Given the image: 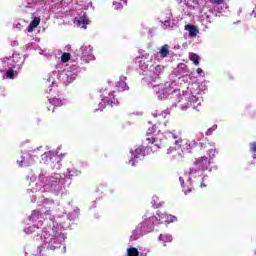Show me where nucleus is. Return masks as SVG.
Masks as SVG:
<instances>
[{
    "label": "nucleus",
    "instance_id": "nucleus-1",
    "mask_svg": "<svg viewBox=\"0 0 256 256\" xmlns=\"http://www.w3.org/2000/svg\"><path fill=\"white\" fill-rule=\"evenodd\" d=\"M211 166V158L209 157H201L196 159L193 163L192 167L189 169V175H195L197 171H207Z\"/></svg>",
    "mask_w": 256,
    "mask_h": 256
},
{
    "label": "nucleus",
    "instance_id": "nucleus-2",
    "mask_svg": "<svg viewBox=\"0 0 256 256\" xmlns=\"http://www.w3.org/2000/svg\"><path fill=\"white\" fill-rule=\"evenodd\" d=\"M133 157L129 160V165L135 167L139 161H143L145 159V150L141 148H136L133 152Z\"/></svg>",
    "mask_w": 256,
    "mask_h": 256
},
{
    "label": "nucleus",
    "instance_id": "nucleus-3",
    "mask_svg": "<svg viewBox=\"0 0 256 256\" xmlns=\"http://www.w3.org/2000/svg\"><path fill=\"white\" fill-rule=\"evenodd\" d=\"M46 105L48 111H52V113H55V107H63V100L58 97H53L48 99Z\"/></svg>",
    "mask_w": 256,
    "mask_h": 256
},
{
    "label": "nucleus",
    "instance_id": "nucleus-4",
    "mask_svg": "<svg viewBox=\"0 0 256 256\" xmlns=\"http://www.w3.org/2000/svg\"><path fill=\"white\" fill-rule=\"evenodd\" d=\"M75 21L77 25L82 27V29H87V25H89V17H87L86 14H83L82 16L75 18Z\"/></svg>",
    "mask_w": 256,
    "mask_h": 256
},
{
    "label": "nucleus",
    "instance_id": "nucleus-5",
    "mask_svg": "<svg viewBox=\"0 0 256 256\" xmlns=\"http://www.w3.org/2000/svg\"><path fill=\"white\" fill-rule=\"evenodd\" d=\"M125 79H127V77H122L116 84L117 91L120 93L123 91H129V86L127 85V82H125Z\"/></svg>",
    "mask_w": 256,
    "mask_h": 256
},
{
    "label": "nucleus",
    "instance_id": "nucleus-6",
    "mask_svg": "<svg viewBox=\"0 0 256 256\" xmlns=\"http://www.w3.org/2000/svg\"><path fill=\"white\" fill-rule=\"evenodd\" d=\"M182 191L185 195L191 193L193 189V184L191 183V178H188L186 182L181 183Z\"/></svg>",
    "mask_w": 256,
    "mask_h": 256
},
{
    "label": "nucleus",
    "instance_id": "nucleus-7",
    "mask_svg": "<svg viewBox=\"0 0 256 256\" xmlns=\"http://www.w3.org/2000/svg\"><path fill=\"white\" fill-rule=\"evenodd\" d=\"M39 23H41V18L35 17L27 27L28 33H31L35 28L39 27Z\"/></svg>",
    "mask_w": 256,
    "mask_h": 256
},
{
    "label": "nucleus",
    "instance_id": "nucleus-8",
    "mask_svg": "<svg viewBox=\"0 0 256 256\" xmlns=\"http://www.w3.org/2000/svg\"><path fill=\"white\" fill-rule=\"evenodd\" d=\"M185 30L189 32L190 37H197V33H199L197 26L194 25H185Z\"/></svg>",
    "mask_w": 256,
    "mask_h": 256
},
{
    "label": "nucleus",
    "instance_id": "nucleus-9",
    "mask_svg": "<svg viewBox=\"0 0 256 256\" xmlns=\"http://www.w3.org/2000/svg\"><path fill=\"white\" fill-rule=\"evenodd\" d=\"M116 103L113 100H105L102 99L101 102L99 103V107L101 109V111H103V109L105 107H115Z\"/></svg>",
    "mask_w": 256,
    "mask_h": 256
},
{
    "label": "nucleus",
    "instance_id": "nucleus-10",
    "mask_svg": "<svg viewBox=\"0 0 256 256\" xmlns=\"http://www.w3.org/2000/svg\"><path fill=\"white\" fill-rule=\"evenodd\" d=\"M113 7L116 10H121L127 7V0H113Z\"/></svg>",
    "mask_w": 256,
    "mask_h": 256
},
{
    "label": "nucleus",
    "instance_id": "nucleus-11",
    "mask_svg": "<svg viewBox=\"0 0 256 256\" xmlns=\"http://www.w3.org/2000/svg\"><path fill=\"white\" fill-rule=\"evenodd\" d=\"M183 145V139L182 138H176L175 140V146L176 147H170L168 149V153H173V151H177V149H181V146Z\"/></svg>",
    "mask_w": 256,
    "mask_h": 256
},
{
    "label": "nucleus",
    "instance_id": "nucleus-12",
    "mask_svg": "<svg viewBox=\"0 0 256 256\" xmlns=\"http://www.w3.org/2000/svg\"><path fill=\"white\" fill-rule=\"evenodd\" d=\"M17 75H19V73L17 70H13V68H9L5 73V77H7V79H15Z\"/></svg>",
    "mask_w": 256,
    "mask_h": 256
},
{
    "label": "nucleus",
    "instance_id": "nucleus-13",
    "mask_svg": "<svg viewBox=\"0 0 256 256\" xmlns=\"http://www.w3.org/2000/svg\"><path fill=\"white\" fill-rule=\"evenodd\" d=\"M167 55H169V45L165 44L161 47L160 56L167 57Z\"/></svg>",
    "mask_w": 256,
    "mask_h": 256
},
{
    "label": "nucleus",
    "instance_id": "nucleus-14",
    "mask_svg": "<svg viewBox=\"0 0 256 256\" xmlns=\"http://www.w3.org/2000/svg\"><path fill=\"white\" fill-rule=\"evenodd\" d=\"M127 256H139V250L135 247H130L127 249Z\"/></svg>",
    "mask_w": 256,
    "mask_h": 256
},
{
    "label": "nucleus",
    "instance_id": "nucleus-15",
    "mask_svg": "<svg viewBox=\"0 0 256 256\" xmlns=\"http://www.w3.org/2000/svg\"><path fill=\"white\" fill-rule=\"evenodd\" d=\"M189 59L194 63V65H199V55H197L196 53L190 54Z\"/></svg>",
    "mask_w": 256,
    "mask_h": 256
},
{
    "label": "nucleus",
    "instance_id": "nucleus-16",
    "mask_svg": "<svg viewBox=\"0 0 256 256\" xmlns=\"http://www.w3.org/2000/svg\"><path fill=\"white\" fill-rule=\"evenodd\" d=\"M71 59V54L64 52L61 56L62 63H68V61Z\"/></svg>",
    "mask_w": 256,
    "mask_h": 256
},
{
    "label": "nucleus",
    "instance_id": "nucleus-17",
    "mask_svg": "<svg viewBox=\"0 0 256 256\" xmlns=\"http://www.w3.org/2000/svg\"><path fill=\"white\" fill-rule=\"evenodd\" d=\"M162 241H164V243H171V241H173V236L166 234V235H161L160 236Z\"/></svg>",
    "mask_w": 256,
    "mask_h": 256
},
{
    "label": "nucleus",
    "instance_id": "nucleus-18",
    "mask_svg": "<svg viewBox=\"0 0 256 256\" xmlns=\"http://www.w3.org/2000/svg\"><path fill=\"white\" fill-rule=\"evenodd\" d=\"M146 141L148 142L149 145H153V144H155V137L150 135V136L146 137Z\"/></svg>",
    "mask_w": 256,
    "mask_h": 256
},
{
    "label": "nucleus",
    "instance_id": "nucleus-19",
    "mask_svg": "<svg viewBox=\"0 0 256 256\" xmlns=\"http://www.w3.org/2000/svg\"><path fill=\"white\" fill-rule=\"evenodd\" d=\"M233 79H235L234 77H233V74H231V73H227L226 74V81H233Z\"/></svg>",
    "mask_w": 256,
    "mask_h": 256
},
{
    "label": "nucleus",
    "instance_id": "nucleus-20",
    "mask_svg": "<svg viewBox=\"0 0 256 256\" xmlns=\"http://www.w3.org/2000/svg\"><path fill=\"white\" fill-rule=\"evenodd\" d=\"M213 131H215V127L208 128L207 131H206V135H207V136L213 135Z\"/></svg>",
    "mask_w": 256,
    "mask_h": 256
},
{
    "label": "nucleus",
    "instance_id": "nucleus-21",
    "mask_svg": "<svg viewBox=\"0 0 256 256\" xmlns=\"http://www.w3.org/2000/svg\"><path fill=\"white\" fill-rule=\"evenodd\" d=\"M153 133H155V127L152 126L151 128L148 129L147 135H153Z\"/></svg>",
    "mask_w": 256,
    "mask_h": 256
},
{
    "label": "nucleus",
    "instance_id": "nucleus-22",
    "mask_svg": "<svg viewBox=\"0 0 256 256\" xmlns=\"http://www.w3.org/2000/svg\"><path fill=\"white\" fill-rule=\"evenodd\" d=\"M29 165H33V163H26V162H25V159L21 160V166H22V167H27V166H29Z\"/></svg>",
    "mask_w": 256,
    "mask_h": 256
},
{
    "label": "nucleus",
    "instance_id": "nucleus-23",
    "mask_svg": "<svg viewBox=\"0 0 256 256\" xmlns=\"http://www.w3.org/2000/svg\"><path fill=\"white\" fill-rule=\"evenodd\" d=\"M154 72L159 75V73H161V66H156Z\"/></svg>",
    "mask_w": 256,
    "mask_h": 256
},
{
    "label": "nucleus",
    "instance_id": "nucleus-24",
    "mask_svg": "<svg viewBox=\"0 0 256 256\" xmlns=\"http://www.w3.org/2000/svg\"><path fill=\"white\" fill-rule=\"evenodd\" d=\"M215 5H221L225 0H213Z\"/></svg>",
    "mask_w": 256,
    "mask_h": 256
},
{
    "label": "nucleus",
    "instance_id": "nucleus-25",
    "mask_svg": "<svg viewBox=\"0 0 256 256\" xmlns=\"http://www.w3.org/2000/svg\"><path fill=\"white\" fill-rule=\"evenodd\" d=\"M48 249H49L50 251H55L56 247L53 246V245H51V244H49V245H48Z\"/></svg>",
    "mask_w": 256,
    "mask_h": 256
},
{
    "label": "nucleus",
    "instance_id": "nucleus-26",
    "mask_svg": "<svg viewBox=\"0 0 256 256\" xmlns=\"http://www.w3.org/2000/svg\"><path fill=\"white\" fill-rule=\"evenodd\" d=\"M196 72L198 73V75H201L203 73V69L197 68Z\"/></svg>",
    "mask_w": 256,
    "mask_h": 256
},
{
    "label": "nucleus",
    "instance_id": "nucleus-27",
    "mask_svg": "<svg viewBox=\"0 0 256 256\" xmlns=\"http://www.w3.org/2000/svg\"><path fill=\"white\" fill-rule=\"evenodd\" d=\"M173 139H179V136H177L176 134H172Z\"/></svg>",
    "mask_w": 256,
    "mask_h": 256
},
{
    "label": "nucleus",
    "instance_id": "nucleus-28",
    "mask_svg": "<svg viewBox=\"0 0 256 256\" xmlns=\"http://www.w3.org/2000/svg\"><path fill=\"white\" fill-rule=\"evenodd\" d=\"M200 187L203 189V187H207V185H205V184L202 183V184L200 185Z\"/></svg>",
    "mask_w": 256,
    "mask_h": 256
},
{
    "label": "nucleus",
    "instance_id": "nucleus-29",
    "mask_svg": "<svg viewBox=\"0 0 256 256\" xmlns=\"http://www.w3.org/2000/svg\"><path fill=\"white\" fill-rule=\"evenodd\" d=\"M171 221H177V217H173Z\"/></svg>",
    "mask_w": 256,
    "mask_h": 256
},
{
    "label": "nucleus",
    "instance_id": "nucleus-30",
    "mask_svg": "<svg viewBox=\"0 0 256 256\" xmlns=\"http://www.w3.org/2000/svg\"><path fill=\"white\" fill-rule=\"evenodd\" d=\"M171 221H177V217H173Z\"/></svg>",
    "mask_w": 256,
    "mask_h": 256
},
{
    "label": "nucleus",
    "instance_id": "nucleus-31",
    "mask_svg": "<svg viewBox=\"0 0 256 256\" xmlns=\"http://www.w3.org/2000/svg\"><path fill=\"white\" fill-rule=\"evenodd\" d=\"M155 118H157L158 117V115L156 114V113H153L152 114Z\"/></svg>",
    "mask_w": 256,
    "mask_h": 256
},
{
    "label": "nucleus",
    "instance_id": "nucleus-32",
    "mask_svg": "<svg viewBox=\"0 0 256 256\" xmlns=\"http://www.w3.org/2000/svg\"><path fill=\"white\" fill-rule=\"evenodd\" d=\"M42 157H47V153L43 154V156H42Z\"/></svg>",
    "mask_w": 256,
    "mask_h": 256
},
{
    "label": "nucleus",
    "instance_id": "nucleus-33",
    "mask_svg": "<svg viewBox=\"0 0 256 256\" xmlns=\"http://www.w3.org/2000/svg\"><path fill=\"white\" fill-rule=\"evenodd\" d=\"M253 159H256V154H254Z\"/></svg>",
    "mask_w": 256,
    "mask_h": 256
},
{
    "label": "nucleus",
    "instance_id": "nucleus-34",
    "mask_svg": "<svg viewBox=\"0 0 256 256\" xmlns=\"http://www.w3.org/2000/svg\"><path fill=\"white\" fill-rule=\"evenodd\" d=\"M55 235H57V234H53L52 237H55Z\"/></svg>",
    "mask_w": 256,
    "mask_h": 256
},
{
    "label": "nucleus",
    "instance_id": "nucleus-35",
    "mask_svg": "<svg viewBox=\"0 0 256 256\" xmlns=\"http://www.w3.org/2000/svg\"><path fill=\"white\" fill-rule=\"evenodd\" d=\"M164 247H167V244L164 243Z\"/></svg>",
    "mask_w": 256,
    "mask_h": 256
}]
</instances>
